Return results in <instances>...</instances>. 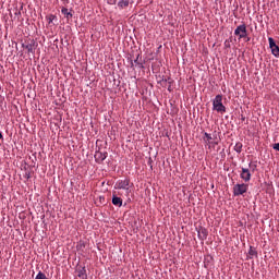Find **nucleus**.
Segmentation results:
<instances>
[{"mask_svg": "<svg viewBox=\"0 0 279 279\" xmlns=\"http://www.w3.org/2000/svg\"><path fill=\"white\" fill-rule=\"evenodd\" d=\"M213 108L216 110V112H220V114H223L226 112V106H223V96L217 95L215 99L213 100Z\"/></svg>", "mask_w": 279, "mask_h": 279, "instance_id": "1", "label": "nucleus"}, {"mask_svg": "<svg viewBox=\"0 0 279 279\" xmlns=\"http://www.w3.org/2000/svg\"><path fill=\"white\" fill-rule=\"evenodd\" d=\"M248 185L245 183L235 184L233 186V195L235 197H239V195H243L244 193H247Z\"/></svg>", "mask_w": 279, "mask_h": 279, "instance_id": "2", "label": "nucleus"}, {"mask_svg": "<svg viewBox=\"0 0 279 279\" xmlns=\"http://www.w3.org/2000/svg\"><path fill=\"white\" fill-rule=\"evenodd\" d=\"M234 36H238L239 40H241L242 38H245L247 36V26L245 24L239 25L234 29Z\"/></svg>", "mask_w": 279, "mask_h": 279, "instance_id": "3", "label": "nucleus"}, {"mask_svg": "<svg viewBox=\"0 0 279 279\" xmlns=\"http://www.w3.org/2000/svg\"><path fill=\"white\" fill-rule=\"evenodd\" d=\"M114 189L129 191L130 190V179L118 180L116 182Z\"/></svg>", "mask_w": 279, "mask_h": 279, "instance_id": "4", "label": "nucleus"}, {"mask_svg": "<svg viewBox=\"0 0 279 279\" xmlns=\"http://www.w3.org/2000/svg\"><path fill=\"white\" fill-rule=\"evenodd\" d=\"M240 178L244 182H250L252 180V172H250V169H247V168H242V171L240 173Z\"/></svg>", "mask_w": 279, "mask_h": 279, "instance_id": "5", "label": "nucleus"}, {"mask_svg": "<svg viewBox=\"0 0 279 279\" xmlns=\"http://www.w3.org/2000/svg\"><path fill=\"white\" fill-rule=\"evenodd\" d=\"M23 49H26L27 53H35L36 51V45L35 44H23L22 45Z\"/></svg>", "mask_w": 279, "mask_h": 279, "instance_id": "6", "label": "nucleus"}, {"mask_svg": "<svg viewBox=\"0 0 279 279\" xmlns=\"http://www.w3.org/2000/svg\"><path fill=\"white\" fill-rule=\"evenodd\" d=\"M112 204H113V206H118L119 208H121V206H123V199L117 195H113Z\"/></svg>", "mask_w": 279, "mask_h": 279, "instance_id": "7", "label": "nucleus"}, {"mask_svg": "<svg viewBox=\"0 0 279 279\" xmlns=\"http://www.w3.org/2000/svg\"><path fill=\"white\" fill-rule=\"evenodd\" d=\"M198 239L201 241H206V239H208V231L206 229H204V228L198 230Z\"/></svg>", "mask_w": 279, "mask_h": 279, "instance_id": "8", "label": "nucleus"}, {"mask_svg": "<svg viewBox=\"0 0 279 279\" xmlns=\"http://www.w3.org/2000/svg\"><path fill=\"white\" fill-rule=\"evenodd\" d=\"M77 276L81 279H87L88 275H86V267H78L77 268Z\"/></svg>", "mask_w": 279, "mask_h": 279, "instance_id": "9", "label": "nucleus"}, {"mask_svg": "<svg viewBox=\"0 0 279 279\" xmlns=\"http://www.w3.org/2000/svg\"><path fill=\"white\" fill-rule=\"evenodd\" d=\"M95 158H96V160H100V162H104V160H106V158H108V153H105V154L97 153L95 155Z\"/></svg>", "mask_w": 279, "mask_h": 279, "instance_id": "10", "label": "nucleus"}, {"mask_svg": "<svg viewBox=\"0 0 279 279\" xmlns=\"http://www.w3.org/2000/svg\"><path fill=\"white\" fill-rule=\"evenodd\" d=\"M129 5H130V0H121L118 2V8H120V10H123Z\"/></svg>", "mask_w": 279, "mask_h": 279, "instance_id": "11", "label": "nucleus"}, {"mask_svg": "<svg viewBox=\"0 0 279 279\" xmlns=\"http://www.w3.org/2000/svg\"><path fill=\"white\" fill-rule=\"evenodd\" d=\"M61 14H63L66 19H73V13L69 12V9H61Z\"/></svg>", "mask_w": 279, "mask_h": 279, "instance_id": "12", "label": "nucleus"}, {"mask_svg": "<svg viewBox=\"0 0 279 279\" xmlns=\"http://www.w3.org/2000/svg\"><path fill=\"white\" fill-rule=\"evenodd\" d=\"M242 149H243V144L241 142H238L234 145V151H236V154H241Z\"/></svg>", "mask_w": 279, "mask_h": 279, "instance_id": "13", "label": "nucleus"}, {"mask_svg": "<svg viewBox=\"0 0 279 279\" xmlns=\"http://www.w3.org/2000/svg\"><path fill=\"white\" fill-rule=\"evenodd\" d=\"M270 49H271L272 56H275V58H278L279 57V47H278V45L270 48Z\"/></svg>", "mask_w": 279, "mask_h": 279, "instance_id": "14", "label": "nucleus"}, {"mask_svg": "<svg viewBox=\"0 0 279 279\" xmlns=\"http://www.w3.org/2000/svg\"><path fill=\"white\" fill-rule=\"evenodd\" d=\"M204 141H206L207 145H208V143H210V141H213V135H210L208 133H205L204 134Z\"/></svg>", "mask_w": 279, "mask_h": 279, "instance_id": "15", "label": "nucleus"}, {"mask_svg": "<svg viewBox=\"0 0 279 279\" xmlns=\"http://www.w3.org/2000/svg\"><path fill=\"white\" fill-rule=\"evenodd\" d=\"M35 279H47V275H45L43 271H39Z\"/></svg>", "mask_w": 279, "mask_h": 279, "instance_id": "16", "label": "nucleus"}, {"mask_svg": "<svg viewBox=\"0 0 279 279\" xmlns=\"http://www.w3.org/2000/svg\"><path fill=\"white\" fill-rule=\"evenodd\" d=\"M269 48L272 49V47H276V40H274L271 37L268 38Z\"/></svg>", "mask_w": 279, "mask_h": 279, "instance_id": "17", "label": "nucleus"}, {"mask_svg": "<svg viewBox=\"0 0 279 279\" xmlns=\"http://www.w3.org/2000/svg\"><path fill=\"white\" fill-rule=\"evenodd\" d=\"M248 254H250V256H256V250H254V247H250V250H248Z\"/></svg>", "mask_w": 279, "mask_h": 279, "instance_id": "18", "label": "nucleus"}, {"mask_svg": "<svg viewBox=\"0 0 279 279\" xmlns=\"http://www.w3.org/2000/svg\"><path fill=\"white\" fill-rule=\"evenodd\" d=\"M272 149H275L276 151H279V143L274 144Z\"/></svg>", "mask_w": 279, "mask_h": 279, "instance_id": "19", "label": "nucleus"}, {"mask_svg": "<svg viewBox=\"0 0 279 279\" xmlns=\"http://www.w3.org/2000/svg\"><path fill=\"white\" fill-rule=\"evenodd\" d=\"M118 0H109V5H116Z\"/></svg>", "mask_w": 279, "mask_h": 279, "instance_id": "20", "label": "nucleus"}, {"mask_svg": "<svg viewBox=\"0 0 279 279\" xmlns=\"http://www.w3.org/2000/svg\"><path fill=\"white\" fill-rule=\"evenodd\" d=\"M208 145L210 146V145H219V142H216V141H214V142H208Z\"/></svg>", "mask_w": 279, "mask_h": 279, "instance_id": "21", "label": "nucleus"}, {"mask_svg": "<svg viewBox=\"0 0 279 279\" xmlns=\"http://www.w3.org/2000/svg\"><path fill=\"white\" fill-rule=\"evenodd\" d=\"M3 138V134L0 132V140Z\"/></svg>", "mask_w": 279, "mask_h": 279, "instance_id": "22", "label": "nucleus"}, {"mask_svg": "<svg viewBox=\"0 0 279 279\" xmlns=\"http://www.w3.org/2000/svg\"><path fill=\"white\" fill-rule=\"evenodd\" d=\"M135 63L138 64V59L135 60Z\"/></svg>", "mask_w": 279, "mask_h": 279, "instance_id": "23", "label": "nucleus"}, {"mask_svg": "<svg viewBox=\"0 0 279 279\" xmlns=\"http://www.w3.org/2000/svg\"><path fill=\"white\" fill-rule=\"evenodd\" d=\"M107 1V3H110V0H106Z\"/></svg>", "mask_w": 279, "mask_h": 279, "instance_id": "24", "label": "nucleus"}]
</instances>
